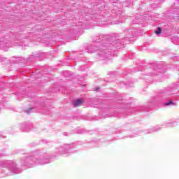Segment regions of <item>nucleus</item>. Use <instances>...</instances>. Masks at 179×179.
Returning a JSON list of instances; mask_svg holds the SVG:
<instances>
[{
  "label": "nucleus",
  "instance_id": "obj_1",
  "mask_svg": "<svg viewBox=\"0 0 179 179\" xmlns=\"http://www.w3.org/2000/svg\"><path fill=\"white\" fill-rule=\"evenodd\" d=\"M27 163L29 166H34L36 164H47L48 161H45V159L38 160L37 157L32 156L27 157L26 159Z\"/></svg>",
  "mask_w": 179,
  "mask_h": 179
},
{
  "label": "nucleus",
  "instance_id": "obj_2",
  "mask_svg": "<svg viewBox=\"0 0 179 179\" xmlns=\"http://www.w3.org/2000/svg\"><path fill=\"white\" fill-rule=\"evenodd\" d=\"M83 103H85V101L83 100V99H77V100L74 101L73 102V104L74 107H79V106H82V104H83Z\"/></svg>",
  "mask_w": 179,
  "mask_h": 179
},
{
  "label": "nucleus",
  "instance_id": "obj_3",
  "mask_svg": "<svg viewBox=\"0 0 179 179\" xmlns=\"http://www.w3.org/2000/svg\"><path fill=\"white\" fill-rule=\"evenodd\" d=\"M59 152L60 153H66V149H65L64 147H60L59 148Z\"/></svg>",
  "mask_w": 179,
  "mask_h": 179
},
{
  "label": "nucleus",
  "instance_id": "obj_4",
  "mask_svg": "<svg viewBox=\"0 0 179 179\" xmlns=\"http://www.w3.org/2000/svg\"><path fill=\"white\" fill-rule=\"evenodd\" d=\"M9 163H10L9 161H6V162L1 163V166H3L4 167H8V164H9Z\"/></svg>",
  "mask_w": 179,
  "mask_h": 179
},
{
  "label": "nucleus",
  "instance_id": "obj_5",
  "mask_svg": "<svg viewBox=\"0 0 179 179\" xmlns=\"http://www.w3.org/2000/svg\"><path fill=\"white\" fill-rule=\"evenodd\" d=\"M156 34H160L162 33V29L158 28L157 30L155 31Z\"/></svg>",
  "mask_w": 179,
  "mask_h": 179
},
{
  "label": "nucleus",
  "instance_id": "obj_6",
  "mask_svg": "<svg viewBox=\"0 0 179 179\" xmlns=\"http://www.w3.org/2000/svg\"><path fill=\"white\" fill-rule=\"evenodd\" d=\"M171 104H173V101H169L168 103H165L166 106H171Z\"/></svg>",
  "mask_w": 179,
  "mask_h": 179
},
{
  "label": "nucleus",
  "instance_id": "obj_7",
  "mask_svg": "<svg viewBox=\"0 0 179 179\" xmlns=\"http://www.w3.org/2000/svg\"><path fill=\"white\" fill-rule=\"evenodd\" d=\"M157 131H159V129H157V128H154L152 129V132H157Z\"/></svg>",
  "mask_w": 179,
  "mask_h": 179
},
{
  "label": "nucleus",
  "instance_id": "obj_8",
  "mask_svg": "<svg viewBox=\"0 0 179 179\" xmlns=\"http://www.w3.org/2000/svg\"><path fill=\"white\" fill-rule=\"evenodd\" d=\"M13 173H14L15 174H18V173H20V172H16V171H13Z\"/></svg>",
  "mask_w": 179,
  "mask_h": 179
},
{
  "label": "nucleus",
  "instance_id": "obj_9",
  "mask_svg": "<svg viewBox=\"0 0 179 179\" xmlns=\"http://www.w3.org/2000/svg\"><path fill=\"white\" fill-rule=\"evenodd\" d=\"M27 113H30V111H29V110H27Z\"/></svg>",
  "mask_w": 179,
  "mask_h": 179
}]
</instances>
